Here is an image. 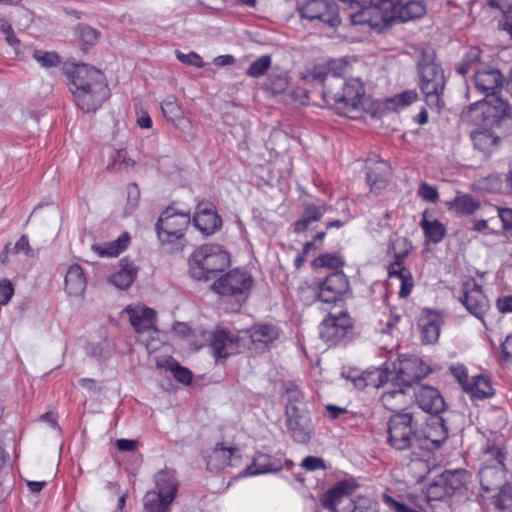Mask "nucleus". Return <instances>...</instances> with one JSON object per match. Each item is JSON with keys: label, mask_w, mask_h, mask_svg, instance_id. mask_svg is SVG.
Returning <instances> with one entry per match:
<instances>
[{"label": "nucleus", "mask_w": 512, "mask_h": 512, "mask_svg": "<svg viewBox=\"0 0 512 512\" xmlns=\"http://www.w3.org/2000/svg\"><path fill=\"white\" fill-rule=\"evenodd\" d=\"M135 164V161L128 156L126 150L115 149L109 156L107 169L128 172L134 168Z\"/></svg>", "instance_id": "a19ab883"}, {"label": "nucleus", "mask_w": 512, "mask_h": 512, "mask_svg": "<svg viewBox=\"0 0 512 512\" xmlns=\"http://www.w3.org/2000/svg\"><path fill=\"white\" fill-rule=\"evenodd\" d=\"M420 227L423 230L426 241L437 244L440 243L446 235V226L437 219H431L429 210L422 213Z\"/></svg>", "instance_id": "7c9ffc66"}, {"label": "nucleus", "mask_w": 512, "mask_h": 512, "mask_svg": "<svg viewBox=\"0 0 512 512\" xmlns=\"http://www.w3.org/2000/svg\"><path fill=\"white\" fill-rule=\"evenodd\" d=\"M475 186L483 192H495L501 189L502 179L499 174L493 173L476 180Z\"/></svg>", "instance_id": "de8ad7c7"}, {"label": "nucleus", "mask_w": 512, "mask_h": 512, "mask_svg": "<svg viewBox=\"0 0 512 512\" xmlns=\"http://www.w3.org/2000/svg\"><path fill=\"white\" fill-rule=\"evenodd\" d=\"M417 99V93L413 90L404 91L395 95L390 102L397 107H404L413 103Z\"/></svg>", "instance_id": "13d9d810"}, {"label": "nucleus", "mask_w": 512, "mask_h": 512, "mask_svg": "<svg viewBox=\"0 0 512 512\" xmlns=\"http://www.w3.org/2000/svg\"><path fill=\"white\" fill-rule=\"evenodd\" d=\"M70 79V91L75 104L85 113L95 112L109 97L104 74L89 65L75 64L66 68Z\"/></svg>", "instance_id": "f03ea898"}, {"label": "nucleus", "mask_w": 512, "mask_h": 512, "mask_svg": "<svg viewBox=\"0 0 512 512\" xmlns=\"http://www.w3.org/2000/svg\"><path fill=\"white\" fill-rule=\"evenodd\" d=\"M271 62H272V59L269 55H263V56L259 57L258 59H256L255 61H253L250 64V66L247 70V75H249L253 78H258V77L263 76L270 68Z\"/></svg>", "instance_id": "3c124183"}, {"label": "nucleus", "mask_w": 512, "mask_h": 512, "mask_svg": "<svg viewBox=\"0 0 512 512\" xmlns=\"http://www.w3.org/2000/svg\"><path fill=\"white\" fill-rule=\"evenodd\" d=\"M353 323L347 312L329 314L319 325L320 338L329 345H336L352 329Z\"/></svg>", "instance_id": "4468645a"}, {"label": "nucleus", "mask_w": 512, "mask_h": 512, "mask_svg": "<svg viewBox=\"0 0 512 512\" xmlns=\"http://www.w3.org/2000/svg\"><path fill=\"white\" fill-rule=\"evenodd\" d=\"M439 476L450 495L460 489L467 479V473L464 470H446Z\"/></svg>", "instance_id": "79ce46f5"}, {"label": "nucleus", "mask_w": 512, "mask_h": 512, "mask_svg": "<svg viewBox=\"0 0 512 512\" xmlns=\"http://www.w3.org/2000/svg\"><path fill=\"white\" fill-rule=\"evenodd\" d=\"M382 500L394 512H418L409 508L404 502L392 498L387 493L382 494Z\"/></svg>", "instance_id": "bf43d9fd"}, {"label": "nucleus", "mask_w": 512, "mask_h": 512, "mask_svg": "<svg viewBox=\"0 0 512 512\" xmlns=\"http://www.w3.org/2000/svg\"><path fill=\"white\" fill-rule=\"evenodd\" d=\"M137 268L133 262L121 259L109 276V282L120 290L128 289L137 276Z\"/></svg>", "instance_id": "393cba45"}, {"label": "nucleus", "mask_w": 512, "mask_h": 512, "mask_svg": "<svg viewBox=\"0 0 512 512\" xmlns=\"http://www.w3.org/2000/svg\"><path fill=\"white\" fill-rule=\"evenodd\" d=\"M498 217L502 222V229L512 236V208L496 207Z\"/></svg>", "instance_id": "4d7b16f0"}, {"label": "nucleus", "mask_w": 512, "mask_h": 512, "mask_svg": "<svg viewBox=\"0 0 512 512\" xmlns=\"http://www.w3.org/2000/svg\"><path fill=\"white\" fill-rule=\"evenodd\" d=\"M395 369L394 382L409 388L427 374L426 365L416 356L399 359Z\"/></svg>", "instance_id": "6ab92c4d"}, {"label": "nucleus", "mask_w": 512, "mask_h": 512, "mask_svg": "<svg viewBox=\"0 0 512 512\" xmlns=\"http://www.w3.org/2000/svg\"><path fill=\"white\" fill-rule=\"evenodd\" d=\"M314 264L317 267H326L329 269L340 271L339 269L342 268L344 265V260L339 254L326 253L316 258L314 260Z\"/></svg>", "instance_id": "8fccbe9b"}, {"label": "nucleus", "mask_w": 512, "mask_h": 512, "mask_svg": "<svg viewBox=\"0 0 512 512\" xmlns=\"http://www.w3.org/2000/svg\"><path fill=\"white\" fill-rule=\"evenodd\" d=\"M251 275L240 269H235L220 277L212 285L213 289L220 295H245L252 287Z\"/></svg>", "instance_id": "2eb2a0df"}, {"label": "nucleus", "mask_w": 512, "mask_h": 512, "mask_svg": "<svg viewBox=\"0 0 512 512\" xmlns=\"http://www.w3.org/2000/svg\"><path fill=\"white\" fill-rule=\"evenodd\" d=\"M441 317L433 311H425L419 319L421 340L424 344L437 342L440 335Z\"/></svg>", "instance_id": "a878e982"}, {"label": "nucleus", "mask_w": 512, "mask_h": 512, "mask_svg": "<svg viewBox=\"0 0 512 512\" xmlns=\"http://www.w3.org/2000/svg\"><path fill=\"white\" fill-rule=\"evenodd\" d=\"M460 302L476 318L482 319L489 310V301L482 291L481 285L474 280L463 283Z\"/></svg>", "instance_id": "dca6fc26"}, {"label": "nucleus", "mask_w": 512, "mask_h": 512, "mask_svg": "<svg viewBox=\"0 0 512 512\" xmlns=\"http://www.w3.org/2000/svg\"><path fill=\"white\" fill-rule=\"evenodd\" d=\"M176 56L177 59L184 64L192 65L198 68L204 66L202 58L195 52L185 54L180 51H176Z\"/></svg>", "instance_id": "052dcab7"}, {"label": "nucleus", "mask_w": 512, "mask_h": 512, "mask_svg": "<svg viewBox=\"0 0 512 512\" xmlns=\"http://www.w3.org/2000/svg\"><path fill=\"white\" fill-rule=\"evenodd\" d=\"M14 294V287L10 280L0 281V305H7Z\"/></svg>", "instance_id": "0e129e2a"}, {"label": "nucleus", "mask_w": 512, "mask_h": 512, "mask_svg": "<svg viewBox=\"0 0 512 512\" xmlns=\"http://www.w3.org/2000/svg\"><path fill=\"white\" fill-rule=\"evenodd\" d=\"M504 83L502 73L492 67L477 69L474 74L476 89L486 97L493 96L491 100L483 99L470 105V110L481 111L486 117H499L506 110V103L496 97Z\"/></svg>", "instance_id": "20e7f679"}, {"label": "nucleus", "mask_w": 512, "mask_h": 512, "mask_svg": "<svg viewBox=\"0 0 512 512\" xmlns=\"http://www.w3.org/2000/svg\"><path fill=\"white\" fill-rule=\"evenodd\" d=\"M87 286L86 276L78 264L70 265L64 279V289L71 297H81Z\"/></svg>", "instance_id": "bb28decb"}, {"label": "nucleus", "mask_w": 512, "mask_h": 512, "mask_svg": "<svg viewBox=\"0 0 512 512\" xmlns=\"http://www.w3.org/2000/svg\"><path fill=\"white\" fill-rule=\"evenodd\" d=\"M485 456L487 459L479 470L481 487L486 492L500 490L506 474L504 454L498 447H489L485 451Z\"/></svg>", "instance_id": "1a4fd4ad"}, {"label": "nucleus", "mask_w": 512, "mask_h": 512, "mask_svg": "<svg viewBox=\"0 0 512 512\" xmlns=\"http://www.w3.org/2000/svg\"><path fill=\"white\" fill-rule=\"evenodd\" d=\"M388 381V373L382 368H375L364 372L360 377L354 379L355 387L362 389L365 387L380 388Z\"/></svg>", "instance_id": "58836bf2"}, {"label": "nucleus", "mask_w": 512, "mask_h": 512, "mask_svg": "<svg viewBox=\"0 0 512 512\" xmlns=\"http://www.w3.org/2000/svg\"><path fill=\"white\" fill-rule=\"evenodd\" d=\"M32 57L45 69L57 67L61 63L60 56L54 51L34 50Z\"/></svg>", "instance_id": "a18cd8bd"}, {"label": "nucleus", "mask_w": 512, "mask_h": 512, "mask_svg": "<svg viewBox=\"0 0 512 512\" xmlns=\"http://www.w3.org/2000/svg\"><path fill=\"white\" fill-rule=\"evenodd\" d=\"M286 427L292 438L298 443H307L313 434L314 425L306 407L286 406Z\"/></svg>", "instance_id": "ddd939ff"}, {"label": "nucleus", "mask_w": 512, "mask_h": 512, "mask_svg": "<svg viewBox=\"0 0 512 512\" xmlns=\"http://www.w3.org/2000/svg\"><path fill=\"white\" fill-rule=\"evenodd\" d=\"M161 110L167 121L173 123L176 127L184 130L190 126V121L185 116L184 109L175 96H167L161 103Z\"/></svg>", "instance_id": "cd10ccee"}, {"label": "nucleus", "mask_w": 512, "mask_h": 512, "mask_svg": "<svg viewBox=\"0 0 512 512\" xmlns=\"http://www.w3.org/2000/svg\"><path fill=\"white\" fill-rule=\"evenodd\" d=\"M393 249L395 251V261L388 267V274L390 277L399 278L407 272L406 269L402 268L401 262L411 251L412 243L404 237H398L393 242Z\"/></svg>", "instance_id": "2f4dec72"}, {"label": "nucleus", "mask_w": 512, "mask_h": 512, "mask_svg": "<svg viewBox=\"0 0 512 512\" xmlns=\"http://www.w3.org/2000/svg\"><path fill=\"white\" fill-rule=\"evenodd\" d=\"M288 87L287 76L284 73H280L274 75L269 79L267 83V89H269L273 94H280L286 90Z\"/></svg>", "instance_id": "5fc2aeb1"}, {"label": "nucleus", "mask_w": 512, "mask_h": 512, "mask_svg": "<svg viewBox=\"0 0 512 512\" xmlns=\"http://www.w3.org/2000/svg\"><path fill=\"white\" fill-rule=\"evenodd\" d=\"M0 32L5 35V39L10 46H19L20 40L14 35L13 28L8 21L0 20Z\"/></svg>", "instance_id": "e2e57ef3"}, {"label": "nucleus", "mask_w": 512, "mask_h": 512, "mask_svg": "<svg viewBox=\"0 0 512 512\" xmlns=\"http://www.w3.org/2000/svg\"><path fill=\"white\" fill-rule=\"evenodd\" d=\"M417 195L426 202L436 203L439 199V193L435 186L430 185L426 182L420 184Z\"/></svg>", "instance_id": "864d4df0"}, {"label": "nucleus", "mask_w": 512, "mask_h": 512, "mask_svg": "<svg viewBox=\"0 0 512 512\" xmlns=\"http://www.w3.org/2000/svg\"><path fill=\"white\" fill-rule=\"evenodd\" d=\"M314 292L321 302L337 304L350 294L351 288L347 276L342 271H335L315 283Z\"/></svg>", "instance_id": "f8f14e48"}, {"label": "nucleus", "mask_w": 512, "mask_h": 512, "mask_svg": "<svg viewBox=\"0 0 512 512\" xmlns=\"http://www.w3.org/2000/svg\"><path fill=\"white\" fill-rule=\"evenodd\" d=\"M256 348L266 347L279 336L278 329L270 324H257L247 331Z\"/></svg>", "instance_id": "72a5a7b5"}, {"label": "nucleus", "mask_w": 512, "mask_h": 512, "mask_svg": "<svg viewBox=\"0 0 512 512\" xmlns=\"http://www.w3.org/2000/svg\"><path fill=\"white\" fill-rule=\"evenodd\" d=\"M124 312L136 333H157L156 311L142 304L128 305Z\"/></svg>", "instance_id": "aec40b11"}, {"label": "nucleus", "mask_w": 512, "mask_h": 512, "mask_svg": "<svg viewBox=\"0 0 512 512\" xmlns=\"http://www.w3.org/2000/svg\"><path fill=\"white\" fill-rule=\"evenodd\" d=\"M189 213L167 207L159 216L155 230L160 243L170 251L181 250L184 236L190 226Z\"/></svg>", "instance_id": "39448f33"}, {"label": "nucleus", "mask_w": 512, "mask_h": 512, "mask_svg": "<svg viewBox=\"0 0 512 512\" xmlns=\"http://www.w3.org/2000/svg\"><path fill=\"white\" fill-rule=\"evenodd\" d=\"M400 280V290L399 296L401 298H406L410 295L413 289V279L409 271L404 273L401 277L398 278Z\"/></svg>", "instance_id": "69168bd1"}, {"label": "nucleus", "mask_w": 512, "mask_h": 512, "mask_svg": "<svg viewBox=\"0 0 512 512\" xmlns=\"http://www.w3.org/2000/svg\"><path fill=\"white\" fill-rule=\"evenodd\" d=\"M294 466L291 460L283 457V455H269L265 453H257L253 458V462L243 472L244 476H257L267 473H276L282 469L290 470Z\"/></svg>", "instance_id": "f3484780"}, {"label": "nucleus", "mask_w": 512, "mask_h": 512, "mask_svg": "<svg viewBox=\"0 0 512 512\" xmlns=\"http://www.w3.org/2000/svg\"><path fill=\"white\" fill-rule=\"evenodd\" d=\"M471 139L474 147L486 154L493 152L498 145L500 138L488 129H480L471 132Z\"/></svg>", "instance_id": "4c0bfd02"}, {"label": "nucleus", "mask_w": 512, "mask_h": 512, "mask_svg": "<svg viewBox=\"0 0 512 512\" xmlns=\"http://www.w3.org/2000/svg\"><path fill=\"white\" fill-rule=\"evenodd\" d=\"M369 500L359 497L357 500L350 499L339 512H367Z\"/></svg>", "instance_id": "6e6d98bb"}, {"label": "nucleus", "mask_w": 512, "mask_h": 512, "mask_svg": "<svg viewBox=\"0 0 512 512\" xmlns=\"http://www.w3.org/2000/svg\"><path fill=\"white\" fill-rule=\"evenodd\" d=\"M11 250L14 254L23 253L25 256L28 257L32 255V249L30 247L29 240L26 235H22L15 243V245L11 248Z\"/></svg>", "instance_id": "774afa93"}, {"label": "nucleus", "mask_w": 512, "mask_h": 512, "mask_svg": "<svg viewBox=\"0 0 512 512\" xmlns=\"http://www.w3.org/2000/svg\"><path fill=\"white\" fill-rule=\"evenodd\" d=\"M301 18L318 27H337L341 20L335 0H307L298 8Z\"/></svg>", "instance_id": "9d476101"}, {"label": "nucleus", "mask_w": 512, "mask_h": 512, "mask_svg": "<svg viewBox=\"0 0 512 512\" xmlns=\"http://www.w3.org/2000/svg\"><path fill=\"white\" fill-rule=\"evenodd\" d=\"M154 489L147 491L143 505L147 512H170V505L178 492V481L175 471L165 468L154 476Z\"/></svg>", "instance_id": "0eeeda50"}, {"label": "nucleus", "mask_w": 512, "mask_h": 512, "mask_svg": "<svg viewBox=\"0 0 512 512\" xmlns=\"http://www.w3.org/2000/svg\"><path fill=\"white\" fill-rule=\"evenodd\" d=\"M452 375L457 379L463 389L471 381V377L468 376L467 369L463 365H456L451 367Z\"/></svg>", "instance_id": "338daca9"}, {"label": "nucleus", "mask_w": 512, "mask_h": 512, "mask_svg": "<svg viewBox=\"0 0 512 512\" xmlns=\"http://www.w3.org/2000/svg\"><path fill=\"white\" fill-rule=\"evenodd\" d=\"M301 467L308 471L325 470L326 465L322 458L316 456H307L301 462Z\"/></svg>", "instance_id": "680f3d73"}, {"label": "nucleus", "mask_w": 512, "mask_h": 512, "mask_svg": "<svg viewBox=\"0 0 512 512\" xmlns=\"http://www.w3.org/2000/svg\"><path fill=\"white\" fill-rule=\"evenodd\" d=\"M481 56V50L478 47L470 48L461 61L456 65V71L460 75H465L468 71L476 65Z\"/></svg>", "instance_id": "c03bdc74"}, {"label": "nucleus", "mask_w": 512, "mask_h": 512, "mask_svg": "<svg viewBox=\"0 0 512 512\" xmlns=\"http://www.w3.org/2000/svg\"><path fill=\"white\" fill-rule=\"evenodd\" d=\"M230 259L226 251L217 244H205L198 247L189 260V272L194 279L209 280L217 272L229 265Z\"/></svg>", "instance_id": "423d86ee"}, {"label": "nucleus", "mask_w": 512, "mask_h": 512, "mask_svg": "<svg viewBox=\"0 0 512 512\" xmlns=\"http://www.w3.org/2000/svg\"><path fill=\"white\" fill-rule=\"evenodd\" d=\"M237 337L226 330H216L211 337L210 347L216 360L224 359L237 351Z\"/></svg>", "instance_id": "4be33fe9"}, {"label": "nucleus", "mask_w": 512, "mask_h": 512, "mask_svg": "<svg viewBox=\"0 0 512 512\" xmlns=\"http://www.w3.org/2000/svg\"><path fill=\"white\" fill-rule=\"evenodd\" d=\"M446 206L458 215H472L480 208V202L469 194H460L446 202Z\"/></svg>", "instance_id": "c9c22d12"}, {"label": "nucleus", "mask_w": 512, "mask_h": 512, "mask_svg": "<svg viewBox=\"0 0 512 512\" xmlns=\"http://www.w3.org/2000/svg\"><path fill=\"white\" fill-rule=\"evenodd\" d=\"M236 449L232 446H225L223 443H218L207 455V467L210 470H221L229 466Z\"/></svg>", "instance_id": "c756f323"}, {"label": "nucleus", "mask_w": 512, "mask_h": 512, "mask_svg": "<svg viewBox=\"0 0 512 512\" xmlns=\"http://www.w3.org/2000/svg\"><path fill=\"white\" fill-rule=\"evenodd\" d=\"M494 499L495 506L501 512H512V484H504Z\"/></svg>", "instance_id": "49530a36"}, {"label": "nucleus", "mask_w": 512, "mask_h": 512, "mask_svg": "<svg viewBox=\"0 0 512 512\" xmlns=\"http://www.w3.org/2000/svg\"><path fill=\"white\" fill-rule=\"evenodd\" d=\"M418 406L431 415H439L445 408V402L439 391L430 386H421L414 391Z\"/></svg>", "instance_id": "412c9836"}, {"label": "nucleus", "mask_w": 512, "mask_h": 512, "mask_svg": "<svg viewBox=\"0 0 512 512\" xmlns=\"http://www.w3.org/2000/svg\"><path fill=\"white\" fill-rule=\"evenodd\" d=\"M388 442L396 450L411 448L420 439L416 433V424L412 414L396 413L388 421Z\"/></svg>", "instance_id": "6e6552de"}, {"label": "nucleus", "mask_w": 512, "mask_h": 512, "mask_svg": "<svg viewBox=\"0 0 512 512\" xmlns=\"http://www.w3.org/2000/svg\"><path fill=\"white\" fill-rule=\"evenodd\" d=\"M349 71L346 61H331L327 66H315L311 77L322 84L323 98L328 106L339 115L356 119L362 113L365 89L359 78L345 79Z\"/></svg>", "instance_id": "f257e3e1"}, {"label": "nucleus", "mask_w": 512, "mask_h": 512, "mask_svg": "<svg viewBox=\"0 0 512 512\" xmlns=\"http://www.w3.org/2000/svg\"><path fill=\"white\" fill-rule=\"evenodd\" d=\"M426 4L423 0H371L369 6L355 14H351V23L380 28L393 21L406 22L423 16Z\"/></svg>", "instance_id": "7ed1b4c3"}, {"label": "nucleus", "mask_w": 512, "mask_h": 512, "mask_svg": "<svg viewBox=\"0 0 512 512\" xmlns=\"http://www.w3.org/2000/svg\"><path fill=\"white\" fill-rule=\"evenodd\" d=\"M387 179L388 168L385 163H381L376 169H370L367 172V182L373 192H377L384 188Z\"/></svg>", "instance_id": "37998d69"}, {"label": "nucleus", "mask_w": 512, "mask_h": 512, "mask_svg": "<svg viewBox=\"0 0 512 512\" xmlns=\"http://www.w3.org/2000/svg\"><path fill=\"white\" fill-rule=\"evenodd\" d=\"M423 438L434 446H439L448 437V429L440 415H430L422 430Z\"/></svg>", "instance_id": "c85d7f7f"}, {"label": "nucleus", "mask_w": 512, "mask_h": 512, "mask_svg": "<svg viewBox=\"0 0 512 512\" xmlns=\"http://www.w3.org/2000/svg\"><path fill=\"white\" fill-rule=\"evenodd\" d=\"M392 386L382 394L381 401L386 409L400 413L411 402L412 396L408 393L409 387L397 385L394 381Z\"/></svg>", "instance_id": "5701e85b"}, {"label": "nucleus", "mask_w": 512, "mask_h": 512, "mask_svg": "<svg viewBox=\"0 0 512 512\" xmlns=\"http://www.w3.org/2000/svg\"><path fill=\"white\" fill-rule=\"evenodd\" d=\"M157 367L164 368L172 372L174 378L185 385L192 381V373L189 369L182 367L173 358H165L157 360Z\"/></svg>", "instance_id": "ea45409f"}, {"label": "nucleus", "mask_w": 512, "mask_h": 512, "mask_svg": "<svg viewBox=\"0 0 512 512\" xmlns=\"http://www.w3.org/2000/svg\"><path fill=\"white\" fill-rule=\"evenodd\" d=\"M129 241L128 233H123L113 241L92 245V250L100 257H116L127 248Z\"/></svg>", "instance_id": "f704fd0d"}, {"label": "nucleus", "mask_w": 512, "mask_h": 512, "mask_svg": "<svg viewBox=\"0 0 512 512\" xmlns=\"http://www.w3.org/2000/svg\"><path fill=\"white\" fill-rule=\"evenodd\" d=\"M464 391L476 399L489 398L494 395L490 379L483 375L472 376Z\"/></svg>", "instance_id": "e433bc0d"}, {"label": "nucleus", "mask_w": 512, "mask_h": 512, "mask_svg": "<svg viewBox=\"0 0 512 512\" xmlns=\"http://www.w3.org/2000/svg\"><path fill=\"white\" fill-rule=\"evenodd\" d=\"M449 496L451 495L442 483L440 476H437L427 487L426 497L428 501H441Z\"/></svg>", "instance_id": "09e8293b"}, {"label": "nucleus", "mask_w": 512, "mask_h": 512, "mask_svg": "<svg viewBox=\"0 0 512 512\" xmlns=\"http://www.w3.org/2000/svg\"><path fill=\"white\" fill-rule=\"evenodd\" d=\"M420 89L430 107H440V96L444 89V75L440 66L434 62L420 63Z\"/></svg>", "instance_id": "9b49d317"}, {"label": "nucleus", "mask_w": 512, "mask_h": 512, "mask_svg": "<svg viewBox=\"0 0 512 512\" xmlns=\"http://www.w3.org/2000/svg\"><path fill=\"white\" fill-rule=\"evenodd\" d=\"M193 223L202 234L210 235L220 228L221 219L212 207L198 205Z\"/></svg>", "instance_id": "b1692460"}, {"label": "nucleus", "mask_w": 512, "mask_h": 512, "mask_svg": "<svg viewBox=\"0 0 512 512\" xmlns=\"http://www.w3.org/2000/svg\"><path fill=\"white\" fill-rule=\"evenodd\" d=\"M356 488L354 480L339 481L321 496L320 503L327 510L339 512L349 502Z\"/></svg>", "instance_id": "a211bd4d"}, {"label": "nucleus", "mask_w": 512, "mask_h": 512, "mask_svg": "<svg viewBox=\"0 0 512 512\" xmlns=\"http://www.w3.org/2000/svg\"><path fill=\"white\" fill-rule=\"evenodd\" d=\"M77 33L79 40L85 45H94L99 39V32L91 26H79Z\"/></svg>", "instance_id": "603ef678"}, {"label": "nucleus", "mask_w": 512, "mask_h": 512, "mask_svg": "<svg viewBox=\"0 0 512 512\" xmlns=\"http://www.w3.org/2000/svg\"><path fill=\"white\" fill-rule=\"evenodd\" d=\"M326 212L324 203H309L304 207L302 218L294 223V231L302 233L308 230L313 222L319 221Z\"/></svg>", "instance_id": "473e14b6"}]
</instances>
